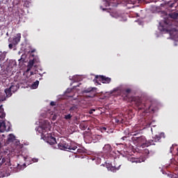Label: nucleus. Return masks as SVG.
Returning a JSON list of instances; mask_svg holds the SVG:
<instances>
[{"label":"nucleus","instance_id":"1","mask_svg":"<svg viewBox=\"0 0 178 178\" xmlns=\"http://www.w3.org/2000/svg\"><path fill=\"white\" fill-rule=\"evenodd\" d=\"M131 102H134L135 106L138 108V111H144V112H146V113H148V112L152 113H154V112H156L158 111V107L156 106L155 104H150L147 102L146 103H143V101H141V98L139 97H132L131 98Z\"/></svg>","mask_w":178,"mask_h":178},{"label":"nucleus","instance_id":"2","mask_svg":"<svg viewBox=\"0 0 178 178\" xmlns=\"http://www.w3.org/2000/svg\"><path fill=\"white\" fill-rule=\"evenodd\" d=\"M162 136H165V134L161 133L159 135H156L153 137L152 140H147L145 139V136H134L132 138L133 141H136L140 145H142L143 148L144 147H149V145H155V143H161V138H162Z\"/></svg>","mask_w":178,"mask_h":178},{"label":"nucleus","instance_id":"3","mask_svg":"<svg viewBox=\"0 0 178 178\" xmlns=\"http://www.w3.org/2000/svg\"><path fill=\"white\" fill-rule=\"evenodd\" d=\"M58 141H60L58 147L59 149H62L63 151H67V138H60V139H58Z\"/></svg>","mask_w":178,"mask_h":178},{"label":"nucleus","instance_id":"4","mask_svg":"<svg viewBox=\"0 0 178 178\" xmlns=\"http://www.w3.org/2000/svg\"><path fill=\"white\" fill-rule=\"evenodd\" d=\"M42 129V134L44 136L45 133H48V131H51V129L52 127H51V124L49 123V121L48 120H44L43 122V124L41 126Z\"/></svg>","mask_w":178,"mask_h":178},{"label":"nucleus","instance_id":"5","mask_svg":"<svg viewBox=\"0 0 178 178\" xmlns=\"http://www.w3.org/2000/svg\"><path fill=\"white\" fill-rule=\"evenodd\" d=\"M44 137V140H47V142L50 144V145H54V144H56V138L55 137L52 136V134H47L43 135Z\"/></svg>","mask_w":178,"mask_h":178},{"label":"nucleus","instance_id":"6","mask_svg":"<svg viewBox=\"0 0 178 178\" xmlns=\"http://www.w3.org/2000/svg\"><path fill=\"white\" fill-rule=\"evenodd\" d=\"M83 92L85 94H89L88 97L89 98H94L95 95H97V88H88V89H86L83 90Z\"/></svg>","mask_w":178,"mask_h":178},{"label":"nucleus","instance_id":"7","mask_svg":"<svg viewBox=\"0 0 178 178\" xmlns=\"http://www.w3.org/2000/svg\"><path fill=\"white\" fill-rule=\"evenodd\" d=\"M96 80H98L99 81H102L104 84H109L111 81H112V79L109 77H106L104 75H97L95 76Z\"/></svg>","mask_w":178,"mask_h":178},{"label":"nucleus","instance_id":"8","mask_svg":"<svg viewBox=\"0 0 178 178\" xmlns=\"http://www.w3.org/2000/svg\"><path fill=\"white\" fill-rule=\"evenodd\" d=\"M68 141H70V145H68L67 148V152H72V154H76L77 152V145H76V143L72 142L70 139H68Z\"/></svg>","mask_w":178,"mask_h":178},{"label":"nucleus","instance_id":"9","mask_svg":"<svg viewBox=\"0 0 178 178\" xmlns=\"http://www.w3.org/2000/svg\"><path fill=\"white\" fill-rule=\"evenodd\" d=\"M3 163H5L6 166H12V163H10V157L9 156L3 157L1 161L0 162L1 166H2Z\"/></svg>","mask_w":178,"mask_h":178},{"label":"nucleus","instance_id":"10","mask_svg":"<svg viewBox=\"0 0 178 178\" xmlns=\"http://www.w3.org/2000/svg\"><path fill=\"white\" fill-rule=\"evenodd\" d=\"M119 5V1L118 0H106V6H118Z\"/></svg>","mask_w":178,"mask_h":178},{"label":"nucleus","instance_id":"11","mask_svg":"<svg viewBox=\"0 0 178 178\" xmlns=\"http://www.w3.org/2000/svg\"><path fill=\"white\" fill-rule=\"evenodd\" d=\"M4 92L6 94V97L2 99V101H6V98H10V97L13 95V93L12 92V90L10 89V88H6L4 90Z\"/></svg>","mask_w":178,"mask_h":178},{"label":"nucleus","instance_id":"12","mask_svg":"<svg viewBox=\"0 0 178 178\" xmlns=\"http://www.w3.org/2000/svg\"><path fill=\"white\" fill-rule=\"evenodd\" d=\"M21 38H22V34L20 33H17L16 36H15V38L13 39V41H12L14 47H16V45H17L19 42H20Z\"/></svg>","mask_w":178,"mask_h":178},{"label":"nucleus","instance_id":"13","mask_svg":"<svg viewBox=\"0 0 178 178\" xmlns=\"http://www.w3.org/2000/svg\"><path fill=\"white\" fill-rule=\"evenodd\" d=\"M122 95L124 96V99H127V98H129V94H130V92H131V89L130 88H126V89H123L121 91Z\"/></svg>","mask_w":178,"mask_h":178},{"label":"nucleus","instance_id":"14","mask_svg":"<svg viewBox=\"0 0 178 178\" xmlns=\"http://www.w3.org/2000/svg\"><path fill=\"white\" fill-rule=\"evenodd\" d=\"M103 152L104 154H109L110 152H112V146H111L110 144H106L103 147Z\"/></svg>","mask_w":178,"mask_h":178},{"label":"nucleus","instance_id":"15","mask_svg":"<svg viewBox=\"0 0 178 178\" xmlns=\"http://www.w3.org/2000/svg\"><path fill=\"white\" fill-rule=\"evenodd\" d=\"M34 60H35V58H33V60H30L29 61L26 72H30V70L33 69V66H34Z\"/></svg>","mask_w":178,"mask_h":178},{"label":"nucleus","instance_id":"16","mask_svg":"<svg viewBox=\"0 0 178 178\" xmlns=\"http://www.w3.org/2000/svg\"><path fill=\"white\" fill-rule=\"evenodd\" d=\"M16 140V137L15 135L10 134L8 135V139L6 140V144H10V143H13Z\"/></svg>","mask_w":178,"mask_h":178},{"label":"nucleus","instance_id":"17","mask_svg":"<svg viewBox=\"0 0 178 178\" xmlns=\"http://www.w3.org/2000/svg\"><path fill=\"white\" fill-rule=\"evenodd\" d=\"M70 119H72L74 121L73 123H76V124H79V118L77 116H72L71 114L67 115V120H70Z\"/></svg>","mask_w":178,"mask_h":178},{"label":"nucleus","instance_id":"18","mask_svg":"<svg viewBox=\"0 0 178 178\" xmlns=\"http://www.w3.org/2000/svg\"><path fill=\"white\" fill-rule=\"evenodd\" d=\"M10 90H11L12 93L13 94H15V92H16V91H17V90H19V84H17V85H11L10 87H9Z\"/></svg>","mask_w":178,"mask_h":178},{"label":"nucleus","instance_id":"19","mask_svg":"<svg viewBox=\"0 0 178 178\" xmlns=\"http://www.w3.org/2000/svg\"><path fill=\"white\" fill-rule=\"evenodd\" d=\"M6 130V124L5 122H0V133H3Z\"/></svg>","mask_w":178,"mask_h":178},{"label":"nucleus","instance_id":"20","mask_svg":"<svg viewBox=\"0 0 178 178\" xmlns=\"http://www.w3.org/2000/svg\"><path fill=\"white\" fill-rule=\"evenodd\" d=\"M6 116V114L3 113V108H2V105L0 106V118L1 119H3Z\"/></svg>","mask_w":178,"mask_h":178},{"label":"nucleus","instance_id":"21","mask_svg":"<svg viewBox=\"0 0 178 178\" xmlns=\"http://www.w3.org/2000/svg\"><path fill=\"white\" fill-rule=\"evenodd\" d=\"M170 17H171V19H177L178 17V13L174 12L172 13H170L169 15Z\"/></svg>","mask_w":178,"mask_h":178},{"label":"nucleus","instance_id":"22","mask_svg":"<svg viewBox=\"0 0 178 178\" xmlns=\"http://www.w3.org/2000/svg\"><path fill=\"white\" fill-rule=\"evenodd\" d=\"M38 84H40L39 81H36L33 82L31 86L32 88L35 90V88H37L38 87Z\"/></svg>","mask_w":178,"mask_h":178},{"label":"nucleus","instance_id":"23","mask_svg":"<svg viewBox=\"0 0 178 178\" xmlns=\"http://www.w3.org/2000/svg\"><path fill=\"white\" fill-rule=\"evenodd\" d=\"M79 128L81 129V130H86L87 129V125L84 123H81L79 124Z\"/></svg>","mask_w":178,"mask_h":178},{"label":"nucleus","instance_id":"24","mask_svg":"<svg viewBox=\"0 0 178 178\" xmlns=\"http://www.w3.org/2000/svg\"><path fill=\"white\" fill-rule=\"evenodd\" d=\"M3 17H5V15L3 14V11H0V22L3 20Z\"/></svg>","mask_w":178,"mask_h":178},{"label":"nucleus","instance_id":"25","mask_svg":"<svg viewBox=\"0 0 178 178\" xmlns=\"http://www.w3.org/2000/svg\"><path fill=\"white\" fill-rule=\"evenodd\" d=\"M175 5H176V1L172 3V1H168V6L170 8H174Z\"/></svg>","mask_w":178,"mask_h":178},{"label":"nucleus","instance_id":"26","mask_svg":"<svg viewBox=\"0 0 178 178\" xmlns=\"http://www.w3.org/2000/svg\"><path fill=\"white\" fill-rule=\"evenodd\" d=\"M131 162L134 163L136 162V163L140 162V159H137V158H131Z\"/></svg>","mask_w":178,"mask_h":178},{"label":"nucleus","instance_id":"27","mask_svg":"<svg viewBox=\"0 0 178 178\" xmlns=\"http://www.w3.org/2000/svg\"><path fill=\"white\" fill-rule=\"evenodd\" d=\"M162 27L161 31H166L167 33H168L169 31H170V29H168V28H165V26H161Z\"/></svg>","mask_w":178,"mask_h":178},{"label":"nucleus","instance_id":"28","mask_svg":"<svg viewBox=\"0 0 178 178\" xmlns=\"http://www.w3.org/2000/svg\"><path fill=\"white\" fill-rule=\"evenodd\" d=\"M24 168H26V163H24L22 165H19L18 164V165H17V168L18 169H24Z\"/></svg>","mask_w":178,"mask_h":178},{"label":"nucleus","instance_id":"29","mask_svg":"<svg viewBox=\"0 0 178 178\" xmlns=\"http://www.w3.org/2000/svg\"><path fill=\"white\" fill-rule=\"evenodd\" d=\"M72 80H73L74 83L79 81L78 76H74L73 78H72Z\"/></svg>","mask_w":178,"mask_h":178},{"label":"nucleus","instance_id":"30","mask_svg":"<svg viewBox=\"0 0 178 178\" xmlns=\"http://www.w3.org/2000/svg\"><path fill=\"white\" fill-rule=\"evenodd\" d=\"M98 137H99V135H92V140H98Z\"/></svg>","mask_w":178,"mask_h":178},{"label":"nucleus","instance_id":"31","mask_svg":"<svg viewBox=\"0 0 178 178\" xmlns=\"http://www.w3.org/2000/svg\"><path fill=\"white\" fill-rule=\"evenodd\" d=\"M111 172H116V170H119V168H116V167H112L111 168Z\"/></svg>","mask_w":178,"mask_h":178},{"label":"nucleus","instance_id":"32","mask_svg":"<svg viewBox=\"0 0 178 178\" xmlns=\"http://www.w3.org/2000/svg\"><path fill=\"white\" fill-rule=\"evenodd\" d=\"M2 136L0 135V149L2 148V141H3Z\"/></svg>","mask_w":178,"mask_h":178},{"label":"nucleus","instance_id":"33","mask_svg":"<svg viewBox=\"0 0 178 178\" xmlns=\"http://www.w3.org/2000/svg\"><path fill=\"white\" fill-rule=\"evenodd\" d=\"M13 46H15V44H13V42H12V43L8 44V48H10V49H12L13 48Z\"/></svg>","mask_w":178,"mask_h":178},{"label":"nucleus","instance_id":"34","mask_svg":"<svg viewBox=\"0 0 178 178\" xmlns=\"http://www.w3.org/2000/svg\"><path fill=\"white\" fill-rule=\"evenodd\" d=\"M33 59H35V60H34V63H39L40 62V58H37V57H35L33 58Z\"/></svg>","mask_w":178,"mask_h":178},{"label":"nucleus","instance_id":"35","mask_svg":"<svg viewBox=\"0 0 178 178\" xmlns=\"http://www.w3.org/2000/svg\"><path fill=\"white\" fill-rule=\"evenodd\" d=\"M5 56H6V53H3L1 56V59H5Z\"/></svg>","mask_w":178,"mask_h":178},{"label":"nucleus","instance_id":"36","mask_svg":"<svg viewBox=\"0 0 178 178\" xmlns=\"http://www.w3.org/2000/svg\"><path fill=\"white\" fill-rule=\"evenodd\" d=\"M77 109V108H76V106H72L70 108V112H72V111H76Z\"/></svg>","mask_w":178,"mask_h":178},{"label":"nucleus","instance_id":"37","mask_svg":"<svg viewBox=\"0 0 178 178\" xmlns=\"http://www.w3.org/2000/svg\"><path fill=\"white\" fill-rule=\"evenodd\" d=\"M144 154H146V155H148V154H149V150L148 149H145L144 150Z\"/></svg>","mask_w":178,"mask_h":178},{"label":"nucleus","instance_id":"38","mask_svg":"<svg viewBox=\"0 0 178 178\" xmlns=\"http://www.w3.org/2000/svg\"><path fill=\"white\" fill-rule=\"evenodd\" d=\"M50 105H51V106H55L56 105V102H50Z\"/></svg>","mask_w":178,"mask_h":178},{"label":"nucleus","instance_id":"39","mask_svg":"<svg viewBox=\"0 0 178 178\" xmlns=\"http://www.w3.org/2000/svg\"><path fill=\"white\" fill-rule=\"evenodd\" d=\"M127 3H133L134 2V0H126Z\"/></svg>","mask_w":178,"mask_h":178},{"label":"nucleus","instance_id":"40","mask_svg":"<svg viewBox=\"0 0 178 178\" xmlns=\"http://www.w3.org/2000/svg\"><path fill=\"white\" fill-rule=\"evenodd\" d=\"M35 51V49H33V50H31V56L33 57V58H34V54H34V51Z\"/></svg>","mask_w":178,"mask_h":178},{"label":"nucleus","instance_id":"41","mask_svg":"<svg viewBox=\"0 0 178 178\" xmlns=\"http://www.w3.org/2000/svg\"><path fill=\"white\" fill-rule=\"evenodd\" d=\"M171 178H178V175H172Z\"/></svg>","mask_w":178,"mask_h":178},{"label":"nucleus","instance_id":"42","mask_svg":"<svg viewBox=\"0 0 178 178\" xmlns=\"http://www.w3.org/2000/svg\"><path fill=\"white\" fill-rule=\"evenodd\" d=\"M33 162H38V159H33Z\"/></svg>","mask_w":178,"mask_h":178},{"label":"nucleus","instance_id":"43","mask_svg":"<svg viewBox=\"0 0 178 178\" xmlns=\"http://www.w3.org/2000/svg\"><path fill=\"white\" fill-rule=\"evenodd\" d=\"M92 111H93L94 112H95V109L90 110V111H89L90 115H92Z\"/></svg>","mask_w":178,"mask_h":178},{"label":"nucleus","instance_id":"44","mask_svg":"<svg viewBox=\"0 0 178 178\" xmlns=\"http://www.w3.org/2000/svg\"><path fill=\"white\" fill-rule=\"evenodd\" d=\"M2 159H3V156L0 154V162H2Z\"/></svg>","mask_w":178,"mask_h":178},{"label":"nucleus","instance_id":"45","mask_svg":"<svg viewBox=\"0 0 178 178\" xmlns=\"http://www.w3.org/2000/svg\"><path fill=\"white\" fill-rule=\"evenodd\" d=\"M173 147H175V145H172V147H170V152H172V150L173 149Z\"/></svg>","mask_w":178,"mask_h":178},{"label":"nucleus","instance_id":"46","mask_svg":"<svg viewBox=\"0 0 178 178\" xmlns=\"http://www.w3.org/2000/svg\"><path fill=\"white\" fill-rule=\"evenodd\" d=\"M102 130H103L104 131H106V127H103V128H102Z\"/></svg>","mask_w":178,"mask_h":178},{"label":"nucleus","instance_id":"47","mask_svg":"<svg viewBox=\"0 0 178 178\" xmlns=\"http://www.w3.org/2000/svg\"><path fill=\"white\" fill-rule=\"evenodd\" d=\"M65 119L67 120V115H65Z\"/></svg>","mask_w":178,"mask_h":178},{"label":"nucleus","instance_id":"48","mask_svg":"<svg viewBox=\"0 0 178 178\" xmlns=\"http://www.w3.org/2000/svg\"><path fill=\"white\" fill-rule=\"evenodd\" d=\"M124 138H127L126 136L122 137V140H124Z\"/></svg>","mask_w":178,"mask_h":178},{"label":"nucleus","instance_id":"49","mask_svg":"<svg viewBox=\"0 0 178 178\" xmlns=\"http://www.w3.org/2000/svg\"><path fill=\"white\" fill-rule=\"evenodd\" d=\"M165 26H168V23L166 22H164Z\"/></svg>","mask_w":178,"mask_h":178},{"label":"nucleus","instance_id":"50","mask_svg":"<svg viewBox=\"0 0 178 178\" xmlns=\"http://www.w3.org/2000/svg\"><path fill=\"white\" fill-rule=\"evenodd\" d=\"M116 122H117V123H119V122H120V120H117Z\"/></svg>","mask_w":178,"mask_h":178},{"label":"nucleus","instance_id":"51","mask_svg":"<svg viewBox=\"0 0 178 178\" xmlns=\"http://www.w3.org/2000/svg\"><path fill=\"white\" fill-rule=\"evenodd\" d=\"M22 60V58L19 59V61Z\"/></svg>","mask_w":178,"mask_h":178},{"label":"nucleus","instance_id":"52","mask_svg":"<svg viewBox=\"0 0 178 178\" xmlns=\"http://www.w3.org/2000/svg\"><path fill=\"white\" fill-rule=\"evenodd\" d=\"M67 97H72V96L67 95Z\"/></svg>","mask_w":178,"mask_h":178},{"label":"nucleus","instance_id":"53","mask_svg":"<svg viewBox=\"0 0 178 178\" xmlns=\"http://www.w3.org/2000/svg\"><path fill=\"white\" fill-rule=\"evenodd\" d=\"M53 119H55V117H53Z\"/></svg>","mask_w":178,"mask_h":178}]
</instances>
